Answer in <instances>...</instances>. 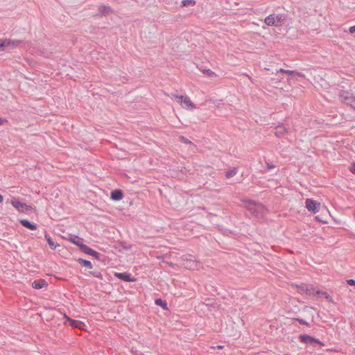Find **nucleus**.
I'll return each mask as SVG.
<instances>
[{
  "mask_svg": "<svg viewBox=\"0 0 355 355\" xmlns=\"http://www.w3.org/2000/svg\"><path fill=\"white\" fill-rule=\"evenodd\" d=\"M339 97L343 103L350 105L355 110V97L351 93L343 91L340 93Z\"/></svg>",
  "mask_w": 355,
  "mask_h": 355,
  "instance_id": "20e7f679",
  "label": "nucleus"
},
{
  "mask_svg": "<svg viewBox=\"0 0 355 355\" xmlns=\"http://www.w3.org/2000/svg\"><path fill=\"white\" fill-rule=\"evenodd\" d=\"M155 304L162 306L164 310H167V304L166 302L163 301L162 299H157L155 301Z\"/></svg>",
  "mask_w": 355,
  "mask_h": 355,
  "instance_id": "aec40b11",
  "label": "nucleus"
},
{
  "mask_svg": "<svg viewBox=\"0 0 355 355\" xmlns=\"http://www.w3.org/2000/svg\"><path fill=\"white\" fill-rule=\"evenodd\" d=\"M47 282L44 279H40L38 281H35L32 283L33 288L35 289H41L44 287L47 286Z\"/></svg>",
  "mask_w": 355,
  "mask_h": 355,
  "instance_id": "4468645a",
  "label": "nucleus"
},
{
  "mask_svg": "<svg viewBox=\"0 0 355 355\" xmlns=\"http://www.w3.org/2000/svg\"><path fill=\"white\" fill-rule=\"evenodd\" d=\"M349 31L350 33H355V26H351Z\"/></svg>",
  "mask_w": 355,
  "mask_h": 355,
  "instance_id": "72a5a7b5",
  "label": "nucleus"
},
{
  "mask_svg": "<svg viewBox=\"0 0 355 355\" xmlns=\"http://www.w3.org/2000/svg\"><path fill=\"white\" fill-rule=\"evenodd\" d=\"M316 295L320 297H323V298L326 299L329 302H333L332 297L329 294H327L326 292L317 291Z\"/></svg>",
  "mask_w": 355,
  "mask_h": 355,
  "instance_id": "a211bd4d",
  "label": "nucleus"
},
{
  "mask_svg": "<svg viewBox=\"0 0 355 355\" xmlns=\"http://www.w3.org/2000/svg\"><path fill=\"white\" fill-rule=\"evenodd\" d=\"M182 266L189 270H198L200 268V263L198 261L193 259H186L183 260Z\"/></svg>",
  "mask_w": 355,
  "mask_h": 355,
  "instance_id": "423d86ee",
  "label": "nucleus"
},
{
  "mask_svg": "<svg viewBox=\"0 0 355 355\" xmlns=\"http://www.w3.org/2000/svg\"><path fill=\"white\" fill-rule=\"evenodd\" d=\"M95 277L99 278V279H102L103 278V276L100 273V272H95L93 274Z\"/></svg>",
  "mask_w": 355,
  "mask_h": 355,
  "instance_id": "473e14b6",
  "label": "nucleus"
},
{
  "mask_svg": "<svg viewBox=\"0 0 355 355\" xmlns=\"http://www.w3.org/2000/svg\"><path fill=\"white\" fill-rule=\"evenodd\" d=\"M299 339L301 342L307 343L311 340V337L308 335H300Z\"/></svg>",
  "mask_w": 355,
  "mask_h": 355,
  "instance_id": "5701e85b",
  "label": "nucleus"
},
{
  "mask_svg": "<svg viewBox=\"0 0 355 355\" xmlns=\"http://www.w3.org/2000/svg\"><path fill=\"white\" fill-rule=\"evenodd\" d=\"M284 20L282 15H270L264 19V23L267 26H279Z\"/></svg>",
  "mask_w": 355,
  "mask_h": 355,
  "instance_id": "7ed1b4c3",
  "label": "nucleus"
},
{
  "mask_svg": "<svg viewBox=\"0 0 355 355\" xmlns=\"http://www.w3.org/2000/svg\"><path fill=\"white\" fill-rule=\"evenodd\" d=\"M217 348H218V349H222L223 348V346H222V345H218V346H217Z\"/></svg>",
  "mask_w": 355,
  "mask_h": 355,
  "instance_id": "e433bc0d",
  "label": "nucleus"
},
{
  "mask_svg": "<svg viewBox=\"0 0 355 355\" xmlns=\"http://www.w3.org/2000/svg\"><path fill=\"white\" fill-rule=\"evenodd\" d=\"M306 208L309 209V210H311V200L309 199H307L306 201Z\"/></svg>",
  "mask_w": 355,
  "mask_h": 355,
  "instance_id": "c756f323",
  "label": "nucleus"
},
{
  "mask_svg": "<svg viewBox=\"0 0 355 355\" xmlns=\"http://www.w3.org/2000/svg\"><path fill=\"white\" fill-rule=\"evenodd\" d=\"M237 171L235 168H232L226 172L225 176L227 178H230L236 174Z\"/></svg>",
  "mask_w": 355,
  "mask_h": 355,
  "instance_id": "b1692460",
  "label": "nucleus"
},
{
  "mask_svg": "<svg viewBox=\"0 0 355 355\" xmlns=\"http://www.w3.org/2000/svg\"><path fill=\"white\" fill-rule=\"evenodd\" d=\"M10 204L15 207L18 212L27 214L32 211V207L21 202L17 198H12L10 200Z\"/></svg>",
  "mask_w": 355,
  "mask_h": 355,
  "instance_id": "f03ea898",
  "label": "nucleus"
},
{
  "mask_svg": "<svg viewBox=\"0 0 355 355\" xmlns=\"http://www.w3.org/2000/svg\"><path fill=\"white\" fill-rule=\"evenodd\" d=\"M175 101L180 105V106L187 110H193L196 108V105L192 102L190 98L184 95H173Z\"/></svg>",
  "mask_w": 355,
  "mask_h": 355,
  "instance_id": "f257e3e1",
  "label": "nucleus"
},
{
  "mask_svg": "<svg viewBox=\"0 0 355 355\" xmlns=\"http://www.w3.org/2000/svg\"><path fill=\"white\" fill-rule=\"evenodd\" d=\"M6 123H7V120L6 119L0 118V125H2L3 124H4Z\"/></svg>",
  "mask_w": 355,
  "mask_h": 355,
  "instance_id": "f704fd0d",
  "label": "nucleus"
},
{
  "mask_svg": "<svg viewBox=\"0 0 355 355\" xmlns=\"http://www.w3.org/2000/svg\"><path fill=\"white\" fill-rule=\"evenodd\" d=\"M20 223L25 227L31 230H36L37 226L36 224L31 223L28 220L21 219L19 220Z\"/></svg>",
  "mask_w": 355,
  "mask_h": 355,
  "instance_id": "f8f14e48",
  "label": "nucleus"
},
{
  "mask_svg": "<svg viewBox=\"0 0 355 355\" xmlns=\"http://www.w3.org/2000/svg\"><path fill=\"white\" fill-rule=\"evenodd\" d=\"M322 207L320 202L312 200V214H315L320 210L322 211Z\"/></svg>",
  "mask_w": 355,
  "mask_h": 355,
  "instance_id": "f3484780",
  "label": "nucleus"
},
{
  "mask_svg": "<svg viewBox=\"0 0 355 355\" xmlns=\"http://www.w3.org/2000/svg\"><path fill=\"white\" fill-rule=\"evenodd\" d=\"M313 293H314V291H313V289L312 288V291H311L312 295L313 294Z\"/></svg>",
  "mask_w": 355,
  "mask_h": 355,
  "instance_id": "4c0bfd02",
  "label": "nucleus"
},
{
  "mask_svg": "<svg viewBox=\"0 0 355 355\" xmlns=\"http://www.w3.org/2000/svg\"><path fill=\"white\" fill-rule=\"evenodd\" d=\"M64 318L69 322V324L74 328L83 329L85 326V324L83 322L80 320H73L69 316H67L66 314L64 315Z\"/></svg>",
  "mask_w": 355,
  "mask_h": 355,
  "instance_id": "1a4fd4ad",
  "label": "nucleus"
},
{
  "mask_svg": "<svg viewBox=\"0 0 355 355\" xmlns=\"http://www.w3.org/2000/svg\"><path fill=\"white\" fill-rule=\"evenodd\" d=\"M196 4V1L194 0H183L182 1V6L184 7L186 6H193Z\"/></svg>",
  "mask_w": 355,
  "mask_h": 355,
  "instance_id": "412c9836",
  "label": "nucleus"
},
{
  "mask_svg": "<svg viewBox=\"0 0 355 355\" xmlns=\"http://www.w3.org/2000/svg\"><path fill=\"white\" fill-rule=\"evenodd\" d=\"M69 241L71 243H72L79 246L80 248L83 245L82 241H81V239H80V238H78L77 236L69 238Z\"/></svg>",
  "mask_w": 355,
  "mask_h": 355,
  "instance_id": "6ab92c4d",
  "label": "nucleus"
},
{
  "mask_svg": "<svg viewBox=\"0 0 355 355\" xmlns=\"http://www.w3.org/2000/svg\"><path fill=\"white\" fill-rule=\"evenodd\" d=\"M288 133V129L283 125H279L275 127L274 134L279 138H282L286 136Z\"/></svg>",
  "mask_w": 355,
  "mask_h": 355,
  "instance_id": "0eeeda50",
  "label": "nucleus"
},
{
  "mask_svg": "<svg viewBox=\"0 0 355 355\" xmlns=\"http://www.w3.org/2000/svg\"><path fill=\"white\" fill-rule=\"evenodd\" d=\"M103 12L104 14H108L110 12H112V10L110 8L107 7V8H104V10L103 11Z\"/></svg>",
  "mask_w": 355,
  "mask_h": 355,
  "instance_id": "7c9ffc66",
  "label": "nucleus"
},
{
  "mask_svg": "<svg viewBox=\"0 0 355 355\" xmlns=\"http://www.w3.org/2000/svg\"><path fill=\"white\" fill-rule=\"evenodd\" d=\"M80 249L86 254L92 255L93 257H97L98 252L93 249L90 248L87 245L83 244Z\"/></svg>",
  "mask_w": 355,
  "mask_h": 355,
  "instance_id": "ddd939ff",
  "label": "nucleus"
},
{
  "mask_svg": "<svg viewBox=\"0 0 355 355\" xmlns=\"http://www.w3.org/2000/svg\"><path fill=\"white\" fill-rule=\"evenodd\" d=\"M123 196V193L119 189L114 190L111 193V198L114 200H120Z\"/></svg>",
  "mask_w": 355,
  "mask_h": 355,
  "instance_id": "2eb2a0df",
  "label": "nucleus"
},
{
  "mask_svg": "<svg viewBox=\"0 0 355 355\" xmlns=\"http://www.w3.org/2000/svg\"><path fill=\"white\" fill-rule=\"evenodd\" d=\"M179 140L180 142L185 144H191V141L188 139L187 138L184 137V136H180L179 137Z\"/></svg>",
  "mask_w": 355,
  "mask_h": 355,
  "instance_id": "393cba45",
  "label": "nucleus"
},
{
  "mask_svg": "<svg viewBox=\"0 0 355 355\" xmlns=\"http://www.w3.org/2000/svg\"><path fill=\"white\" fill-rule=\"evenodd\" d=\"M114 276L128 282H133L135 281V279L131 278L130 275L126 272H115Z\"/></svg>",
  "mask_w": 355,
  "mask_h": 355,
  "instance_id": "9b49d317",
  "label": "nucleus"
},
{
  "mask_svg": "<svg viewBox=\"0 0 355 355\" xmlns=\"http://www.w3.org/2000/svg\"><path fill=\"white\" fill-rule=\"evenodd\" d=\"M19 42L17 40H12L10 39H0V49L5 51L8 48H15Z\"/></svg>",
  "mask_w": 355,
  "mask_h": 355,
  "instance_id": "39448f33",
  "label": "nucleus"
},
{
  "mask_svg": "<svg viewBox=\"0 0 355 355\" xmlns=\"http://www.w3.org/2000/svg\"><path fill=\"white\" fill-rule=\"evenodd\" d=\"M347 284H348L349 285L354 286V285H355V280H354V279H348V280H347Z\"/></svg>",
  "mask_w": 355,
  "mask_h": 355,
  "instance_id": "2f4dec72",
  "label": "nucleus"
},
{
  "mask_svg": "<svg viewBox=\"0 0 355 355\" xmlns=\"http://www.w3.org/2000/svg\"><path fill=\"white\" fill-rule=\"evenodd\" d=\"M349 171L355 175V162L351 164L349 166Z\"/></svg>",
  "mask_w": 355,
  "mask_h": 355,
  "instance_id": "c85d7f7f",
  "label": "nucleus"
},
{
  "mask_svg": "<svg viewBox=\"0 0 355 355\" xmlns=\"http://www.w3.org/2000/svg\"><path fill=\"white\" fill-rule=\"evenodd\" d=\"M243 204L244 206L251 211H255L256 210L259 209L262 207L261 205L257 204L251 200H244Z\"/></svg>",
  "mask_w": 355,
  "mask_h": 355,
  "instance_id": "9d476101",
  "label": "nucleus"
},
{
  "mask_svg": "<svg viewBox=\"0 0 355 355\" xmlns=\"http://www.w3.org/2000/svg\"><path fill=\"white\" fill-rule=\"evenodd\" d=\"M78 262L80 264H82V265H83V266H85L86 267H88L89 268H92V265L91 262L89 261L84 260L83 259H78Z\"/></svg>",
  "mask_w": 355,
  "mask_h": 355,
  "instance_id": "4be33fe9",
  "label": "nucleus"
},
{
  "mask_svg": "<svg viewBox=\"0 0 355 355\" xmlns=\"http://www.w3.org/2000/svg\"><path fill=\"white\" fill-rule=\"evenodd\" d=\"M44 237H45V239L46 240L48 244L49 245L50 248L52 249V250H55L58 246H60L59 244L58 243H55L53 240L51 239V237L46 234L44 235Z\"/></svg>",
  "mask_w": 355,
  "mask_h": 355,
  "instance_id": "dca6fc26",
  "label": "nucleus"
},
{
  "mask_svg": "<svg viewBox=\"0 0 355 355\" xmlns=\"http://www.w3.org/2000/svg\"><path fill=\"white\" fill-rule=\"evenodd\" d=\"M203 73L205 74L210 76V77H215V76H216V73L214 71H211L209 69L205 70Z\"/></svg>",
  "mask_w": 355,
  "mask_h": 355,
  "instance_id": "bb28decb",
  "label": "nucleus"
},
{
  "mask_svg": "<svg viewBox=\"0 0 355 355\" xmlns=\"http://www.w3.org/2000/svg\"><path fill=\"white\" fill-rule=\"evenodd\" d=\"M3 201V197L1 194H0V203H2Z\"/></svg>",
  "mask_w": 355,
  "mask_h": 355,
  "instance_id": "c9c22d12",
  "label": "nucleus"
},
{
  "mask_svg": "<svg viewBox=\"0 0 355 355\" xmlns=\"http://www.w3.org/2000/svg\"><path fill=\"white\" fill-rule=\"evenodd\" d=\"M311 340H312V347H315V345L314 344H318L319 345H323L318 339H315V338H314L313 337L311 338Z\"/></svg>",
  "mask_w": 355,
  "mask_h": 355,
  "instance_id": "cd10ccee",
  "label": "nucleus"
},
{
  "mask_svg": "<svg viewBox=\"0 0 355 355\" xmlns=\"http://www.w3.org/2000/svg\"><path fill=\"white\" fill-rule=\"evenodd\" d=\"M280 72L288 74V76L292 77L297 75V73H295L293 71L290 70L280 69Z\"/></svg>",
  "mask_w": 355,
  "mask_h": 355,
  "instance_id": "a878e982",
  "label": "nucleus"
},
{
  "mask_svg": "<svg viewBox=\"0 0 355 355\" xmlns=\"http://www.w3.org/2000/svg\"><path fill=\"white\" fill-rule=\"evenodd\" d=\"M329 211L325 206L323 205L322 209V216H317L315 217V220L322 223H327V219L329 216Z\"/></svg>",
  "mask_w": 355,
  "mask_h": 355,
  "instance_id": "6e6552de",
  "label": "nucleus"
}]
</instances>
